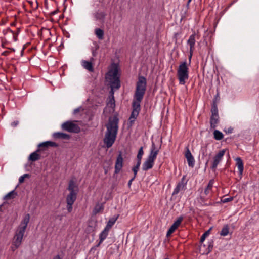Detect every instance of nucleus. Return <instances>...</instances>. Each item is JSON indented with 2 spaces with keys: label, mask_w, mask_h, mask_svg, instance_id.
I'll use <instances>...</instances> for the list:
<instances>
[{
  "label": "nucleus",
  "mask_w": 259,
  "mask_h": 259,
  "mask_svg": "<svg viewBox=\"0 0 259 259\" xmlns=\"http://www.w3.org/2000/svg\"><path fill=\"white\" fill-rule=\"evenodd\" d=\"M118 121L117 117L114 116L109 118L107 124V130L104 142L107 148L111 147L115 142L118 131Z\"/></svg>",
  "instance_id": "nucleus-1"
},
{
  "label": "nucleus",
  "mask_w": 259,
  "mask_h": 259,
  "mask_svg": "<svg viewBox=\"0 0 259 259\" xmlns=\"http://www.w3.org/2000/svg\"><path fill=\"white\" fill-rule=\"evenodd\" d=\"M118 72V66L115 64H113L106 75V82L110 85L112 94H113V90L114 89H118L120 87V81Z\"/></svg>",
  "instance_id": "nucleus-2"
},
{
  "label": "nucleus",
  "mask_w": 259,
  "mask_h": 259,
  "mask_svg": "<svg viewBox=\"0 0 259 259\" xmlns=\"http://www.w3.org/2000/svg\"><path fill=\"white\" fill-rule=\"evenodd\" d=\"M159 150V148L156 147L155 144L152 143L150 154L142 166V169L143 170L146 171L153 167L154 161L158 153Z\"/></svg>",
  "instance_id": "nucleus-3"
},
{
  "label": "nucleus",
  "mask_w": 259,
  "mask_h": 259,
  "mask_svg": "<svg viewBox=\"0 0 259 259\" xmlns=\"http://www.w3.org/2000/svg\"><path fill=\"white\" fill-rule=\"evenodd\" d=\"M177 77L180 84L184 85L189 78V67L186 61L180 63L177 70Z\"/></svg>",
  "instance_id": "nucleus-4"
},
{
  "label": "nucleus",
  "mask_w": 259,
  "mask_h": 259,
  "mask_svg": "<svg viewBox=\"0 0 259 259\" xmlns=\"http://www.w3.org/2000/svg\"><path fill=\"white\" fill-rule=\"evenodd\" d=\"M146 80L144 77H139L137 83L136 91L134 101L141 102L146 90Z\"/></svg>",
  "instance_id": "nucleus-5"
},
{
  "label": "nucleus",
  "mask_w": 259,
  "mask_h": 259,
  "mask_svg": "<svg viewBox=\"0 0 259 259\" xmlns=\"http://www.w3.org/2000/svg\"><path fill=\"white\" fill-rule=\"evenodd\" d=\"M24 233V231L17 229L16 230L11 246V249L13 251H15L21 245Z\"/></svg>",
  "instance_id": "nucleus-6"
},
{
  "label": "nucleus",
  "mask_w": 259,
  "mask_h": 259,
  "mask_svg": "<svg viewBox=\"0 0 259 259\" xmlns=\"http://www.w3.org/2000/svg\"><path fill=\"white\" fill-rule=\"evenodd\" d=\"M227 150L222 149L220 150L213 157L211 162V168L213 170H215L220 162L222 160L223 156H224Z\"/></svg>",
  "instance_id": "nucleus-7"
},
{
  "label": "nucleus",
  "mask_w": 259,
  "mask_h": 259,
  "mask_svg": "<svg viewBox=\"0 0 259 259\" xmlns=\"http://www.w3.org/2000/svg\"><path fill=\"white\" fill-rule=\"evenodd\" d=\"M62 128L71 133H77L80 132V127L77 124L71 121H67L62 124Z\"/></svg>",
  "instance_id": "nucleus-8"
},
{
  "label": "nucleus",
  "mask_w": 259,
  "mask_h": 259,
  "mask_svg": "<svg viewBox=\"0 0 259 259\" xmlns=\"http://www.w3.org/2000/svg\"><path fill=\"white\" fill-rule=\"evenodd\" d=\"M76 192H70L66 197L67 209L69 212L72 210V205L76 200Z\"/></svg>",
  "instance_id": "nucleus-9"
},
{
  "label": "nucleus",
  "mask_w": 259,
  "mask_h": 259,
  "mask_svg": "<svg viewBox=\"0 0 259 259\" xmlns=\"http://www.w3.org/2000/svg\"><path fill=\"white\" fill-rule=\"evenodd\" d=\"M212 246L211 242H208L206 245L201 243L199 247L200 253L202 254H208L211 251Z\"/></svg>",
  "instance_id": "nucleus-10"
},
{
  "label": "nucleus",
  "mask_w": 259,
  "mask_h": 259,
  "mask_svg": "<svg viewBox=\"0 0 259 259\" xmlns=\"http://www.w3.org/2000/svg\"><path fill=\"white\" fill-rule=\"evenodd\" d=\"M212 115L210 118V125L211 128H215L219 122V115L216 108L212 109Z\"/></svg>",
  "instance_id": "nucleus-11"
},
{
  "label": "nucleus",
  "mask_w": 259,
  "mask_h": 259,
  "mask_svg": "<svg viewBox=\"0 0 259 259\" xmlns=\"http://www.w3.org/2000/svg\"><path fill=\"white\" fill-rule=\"evenodd\" d=\"M140 102H137L134 101L133 102V111L131 116L137 118L138 117L139 112L140 110Z\"/></svg>",
  "instance_id": "nucleus-12"
},
{
  "label": "nucleus",
  "mask_w": 259,
  "mask_h": 259,
  "mask_svg": "<svg viewBox=\"0 0 259 259\" xmlns=\"http://www.w3.org/2000/svg\"><path fill=\"white\" fill-rule=\"evenodd\" d=\"M30 215L29 214H26L23 218L20 225L17 228V229L22 230L25 232L27 225L29 222Z\"/></svg>",
  "instance_id": "nucleus-13"
},
{
  "label": "nucleus",
  "mask_w": 259,
  "mask_h": 259,
  "mask_svg": "<svg viewBox=\"0 0 259 259\" xmlns=\"http://www.w3.org/2000/svg\"><path fill=\"white\" fill-rule=\"evenodd\" d=\"M115 101L113 95L107 103V106L104 110V112L112 113L114 111Z\"/></svg>",
  "instance_id": "nucleus-14"
},
{
  "label": "nucleus",
  "mask_w": 259,
  "mask_h": 259,
  "mask_svg": "<svg viewBox=\"0 0 259 259\" xmlns=\"http://www.w3.org/2000/svg\"><path fill=\"white\" fill-rule=\"evenodd\" d=\"M185 156L188 161V165L192 167H193L195 163V160L190 150L188 148H187V150L185 152Z\"/></svg>",
  "instance_id": "nucleus-15"
},
{
  "label": "nucleus",
  "mask_w": 259,
  "mask_h": 259,
  "mask_svg": "<svg viewBox=\"0 0 259 259\" xmlns=\"http://www.w3.org/2000/svg\"><path fill=\"white\" fill-rule=\"evenodd\" d=\"M123 166V158L120 154L117 158L115 165V172L118 174L119 172Z\"/></svg>",
  "instance_id": "nucleus-16"
},
{
  "label": "nucleus",
  "mask_w": 259,
  "mask_h": 259,
  "mask_svg": "<svg viewBox=\"0 0 259 259\" xmlns=\"http://www.w3.org/2000/svg\"><path fill=\"white\" fill-rule=\"evenodd\" d=\"M57 144L52 141H46L42 142L41 143H40L38 145V147L40 148L39 150H45V148H47L48 147H57Z\"/></svg>",
  "instance_id": "nucleus-17"
},
{
  "label": "nucleus",
  "mask_w": 259,
  "mask_h": 259,
  "mask_svg": "<svg viewBox=\"0 0 259 259\" xmlns=\"http://www.w3.org/2000/svg\"><path fill=\"white\" fill-rule=\"evenodd\" d=\"M81 65L84 69L89 71L91 72L94 71V67L92 61L82 60L81 61Z\"/></svg>",
  "instance_id": "nucleus-18"
},
{
  "label": "nucleus",
  "mask_w": 259,
  "mask_h": 259,
  "mask_svg": "<svg viewBox=\"0 0 259 259\" xmlns=\"http://www.w3.org/2000/svg\"><path fill=\"white\" fill-rule=\"evenodd\" d=\"M235 161L236 162V165L237 166V168L239 170V175L241 176L243 174V169H244V166H243V163L240 157H237L235 159Z\"/></svg>",
  "instance_id": "nucleus-19"
},
{
  "label": "nucleus",
  "mask_w": 259,
  "mask_h": 259,
  "mask_svg": "<svg viewBox=\"0 0 259 259\" xmlns=\"http://www.w3.org/2000/svg\"><path fill=\"white\" fill-rule=\"evenodd\" d=\"M118 217L119 215H117V216H115L114 217L110 218L108 221L105 228H106L107 230H110V229L114 225V224L115 223L116 221L117 220Z\"/></svg>",
  "instance_id": "nucleus-20"
},
{
  "label": "nucleus",
  "mask_w": 259,
  "mask_h": 259,
  "mask_svg": "<svg viewBox=\"0 0 259 259\" xmlns=\"http://www.w3.org/2000/svg\"><path fill=\"white\" fill-rule=\"evenodd\" d=\"M104 207L103 203L97 204L93 210V214L96 215L97 214L102 212L104 210Z\"/></svg>",
  "instance_id": "nucleus-21"
},
{
  "label": "nucleus",
  "mask_w": 259,
  "mask_h": 259,
  "mask_svg": "<svg viewBox=\"0 0 259 259\" xmlns=\"http://www.w3.org/2000/svg\"><path fill=\"white\" fill-rule=\"evenodd\" d=\"M53 137L56 139H70V136L68 134L57 132L55 133L53 135Z\"/></svg>",
  "instance_id": "nucleus-22"
},
{
  "label": "nucleus",
  "mask_w": 259,
  "mask_h": 259,
  "mask_svg": "<svg viewBox=\"0 0 259 259\" xmlns=\"http://www.w3.org/2000/svg\"><path fill=\"white\" fill-rule=\"evenodd\" d=\"M195 33L192 34L189 38L187 41V44L190 46V49L194 50V46L195 44Z\"/></svg>",
  "instance_id": "nucleus-23"
},
{
  "label": "nucleus",
  "mask_w": 259,
  "mask_h": 259,
  "mask_svg": "<svg viewBox=\"0 0 259 259\" xmlns=\"http://www.w3.org/2000/svg\"><path fill=\"white\" fill-rule=\"evenodd\" d=\"M213 183V180H211L210 181H209L207 187L204 190V194L205 195V196H208L211 194Z\"/></svg>",
  "instance_id": "nucleus-24"
},
{
  "label": "nucleus",
  "mask_w": 259,
  "mask_h": 259,
  "mask_svg": "<svg viewBox=\"0 0 259 259\" xmlns=\"http://www.w3.org/2000/svg\"><path fill=\"white\" fill-rule=\"evenodd\" d=\"M68 190L70 192H76V193H77V187L73 181H70L69 182Z\"/></svg>",
  "instance_id": "nucleus-25"
},
{
  "label": "nucleus",
  "mask_w": 259,
  "mask_h": 259,
  "mask_svg": "<svg viewBox=\"0 0 259 259\" xmlns=\"http://www.w3.org/2000/svg\"><path fill=\"white\" fill-rule=\"evenodd\" d=\"M40 150L38 149L37 151L32 153L29 157V159L32 161H35L40 158V155L38 153V152Z\"/></svg>",
  "instance_id": "nucleus-26"
},
{
  "label": "nucleus",
  "mask_w": 259,
  "mask_h": 259,
  "mask_svg": "<svg viewBox=\"0 0 259 259\" xmlns=\"http://www.w3.org/2000/svg\"><path fill=\"white\" fill-rule=\"evenodd\" d=\"M109 230H107L106 228L102 231L100 234V242L99 244L101 243L107 237Z\"/></svg>",
  "instance_id": "nucleus-27"
},
{
  "label": "nucleus",
  "mask_w": 259,
  "mask_h": 259,
  "mask_svg": "<svg viewBox=\"0 0 259 259\" xmlns=\"http://www.w3.org/2000/svg\"><path fill=\"white\" fill-rule=\"evenodd\" d=\"M106 14L104 12H97L95 15L96 19L100 21H104Z\"/></svg>",
  "instance_id": "nucleus-28"
},
{
  "label": "nucleus",
  "mask_w": 259,
  "mask_h": 259,
  "mask_svg": "<svg viewBox=\"0 0 259 259\" xmlns=\"http://www.w3.org/2000/svg\"><path fill=\"white\" fill-rule=\"evenodd\" d=\"M95 34L99 39H103L104 36V31L100 28H97L95 30Z\"/></svg>",
  "instance_id": "nucleus-29"
},
{
  "label": "nucleus",
  "mask_w": 259,
  "mask_h": 259,
  "mask_svg": "<svg viewBox=\"0 0 259 259\" xmlns=\"http://www.w3.org/2000/svg\"><path fill=\"white\" fill-rule=\"evenodd\" d=\"M214 138L217 140H220L223 138V134L218 130H215L213 132Z\"/></svg>",
  "instance_id": "nucleus-30"
},
{
  "label": "nucleus",
  "mask_w": 259,
  "mask_h": 259,
  "mask_svg": "<svg viewBox=\"0 0 259 259\" xmlns=\"http://www.w3.org/2000/svg\"><path fill=\"white\" fill-rule=\"evenodd\" d=\"M229 228L228 225L223 226L220 235L223 236H226L229 234Z\"/></svg>",
  "instance_id": "nucleus-31"
},
{
  "label": "nucleus",
  "mask_w": 259,
  "mask_h": 259,
  "mask_svg": "<svg viewBox=\"0 0 259 259\" xmlns=\"http://www.w3.org/2000/svg\"><path fill=\"white\" fill-rule=\"evenodd\" d=\"M183 184L181 183H179L177 185V187L174 189L172 194L173 195L177 194L180 192V191L183 188Z\"/></svg>",
  "instance_id": "nucleus-32"
},
{
  "label": "nucleus",
  "mask_w": 259,
  "mask_h": 259,
  "mask_svg": "<svg viewBox=\"0 0 259 259\" xmlns=\"http://www.w3.org/2000/svg\"><path fill=\"white\" fill-rule=\"evenodd\" d=\"M183 220V217L180 216L177 219V220L174 222V223L172 224L176 227L178 228V227L180 225Z\"/></svg>",
  "instance_id": "nucleus-33"
},
{
  "label": "nucleus",
  "mask_w": 259,
  "mask_h": 259,
  "mask_svg": "<svg viewBox=\"0 0 259 259\" xmlns=\"http://www.w3.org/2000/svg\"><path fill=\"white\" fill-rule=\"evenodd\" d=\"M143 154H144L143 149V147H141L139 149V151H138V155H137V159H138L137 161L141 162Z\"/></svg>",
  "instance_id": "nucleus-34"
},
{
  "label": "nucleus",
  "mask_w": 259,
  "mask_h": 259,
  "mask_svg": "<svg viewBox=\"0 0 259 259\" xmlns=\"http://www.w3.org/2000/svg\"><path fill=\"white\" fill-rule=\"evenodd\" d=\"M177 228H178L177 227H176L175 226H174L172 224L171 225V226L170 227V228L168 229V230L167 231V232L166 234L167 236H170L172 233H174L175 231V230Z\"/></svg>",
  "instance_id": "nucleus-35"
},
{
  "label": "nucleus",
  "mask_w": 259,
  "mask_h": 259,
  "mask_svg": "<svg viewBox=\"0 0 259 259\" xmlns=\"http://www.w3.org/2000/svg\"><path fill=\"white\" fill-rule=\"evenodd\" d=\"M140 164H141V162L137 161L136 165L133 168V171H134V178H135L137 175V174L139 170Z\"/></svg>",
  "instance_id": "nucleus-36"
},
{
  "label": "nucleus",
  "mask_w": 259,
  "mask_h": 259,
  "mask_svg": "<svg viewBox=\"0 0 259 259\" xmlns=\"http://www.w3.org/2000/svg\"><path fill=\"white\" fill-rule=\"evenodd\" d=\"M210 230L209 229L206 231L201 236L200 239V243H203L204 241L205 240V238L209 235L210 232Z\"/></svg>",
  "instance_id": "nucleus-37"
},
{
  "label": "nucleus",
  "mask_w": 259,
  "mask_h": 259,
  "mask_svg": "<svg viewBox=\"0 0 259 259\" xmlns=\"http://www.w3.org/2000/svg\"><path fill=\"white\" fill-rule=\"evenodd\" d=\"M29 174H24L23 176H21L19 179V183H22L24 182L25 179L26 178H29Z\"/></svg>",
  "instance_id": "nucleus-38"
},
{
  "label": "nucleus",
  "mask_w": 259,
  "mask_h": 259,
  "mask_svg": "<svg viewBox=\"0 0 259 259\" xmlns=\"http://www.w3.org/2000/svg\"><path fill=\"white\" fill-rule=\"evenodd\" d=\"M233 197H228V198H223L221 200V202L222 203H227V202L231 201L233 200Z\"/></svg>",
  "instance_id": "nucleus-39"
},
{
  "label": "nucleus",
  "mask_w": 259,
  "mask_h": 259,
  "mask_svg": "<svg viewBox=\"0 0 259 259\" xmlns=\"http://www.w3.org/2000/svg\"><path fill=\"white\" fill-rule=\"evenodd\" d=\"M13 193L14 191H11L9 192L5 196V198L7 200L10 199L11 198V196L13 195Z\"/></svg>",
  "instance_id": "nucleus-40"
},
{
  "label": "nucleus",
  "mask_w": 259,
  "mask_h": 259,
  "mask_svg": "<svg viewBox=\"0 0 259 259\" xmlns=\"http://www.w3.org/2000/svg\"><path fill=\"white\" fill-rule=\"evenodd\" d=\"M193 51L194 50L190 49V55L189 56V64H188V65H190L191 63V58L193 55Z\"/></svg>",
  "instance_id": "nucleus-41"
},
{
  "label": "nucleus",
  "mask_w": 259,
  "mask_h": 259,
  "mask_svg": "<svg viewBox=\"0 0 259 259\" xmlns=\"http://www.w3.org/2000/svg\"><path fill=\"white\" fill-rule=\"evenodd\" d=\"M136 119V118H135L130 116V117L129 118V122H130V126H132L134 124Z\"/></svg>",
  "instance_id": "nucleus-42"
},
{
  "label": "nucleus",
  "mask_w": 259,
  "mask_h": 259,
  "mask_svg": "<svg viewBox=\"0 0 259 259\" xmlns=\"http://www.w3.org/2000/svg\"><path fill=\"white\" fill-rule=\"evenodd\" d=\"M18 124H19L18 121H15L11 123V125L13 127H16V126H17L18 125Z\"/></svg>",
  "instance_id": "nucleus-43"
},
{
  "label": "nucleus",
  "mask_w": 259,
  "mask_h": 259,
  "mask_svg": "<svg viewBox=\"0 0 259 259\" xmlns=\"http://www.w3.org/2000/svg\"><path fill=\"white\" fill-rule=\"evenodd\" d=\"M134 179H135V178H134V177L132 179H131V180L129 181V182H128V186H131V184H132V181L134 180Z\"/></svg>",
  "instance_id": "nucleus-44"
},
{
  "label": "nucleus",
  "mask_w": 259,
  "mask_h": 259,
  "mask_svg": "<svg viewBox=\"0 0 259 259\" xmlns=\"http://www.w3.org/2000/svg\"><path fill=\"white\" fill-rule=\"evenodd\" d=\"M53 259H61L59 255L55 256Z\"/></svg>",
  "instance_id": "nucleus-45"
},
{
  "label": "nucleus",
  "mask_w": 259,
  "mask_h": 259,
  "mask_svg": "<svg viewBox=\"0 0 259 259\" xmlns=\"http://www.w3.org/2000/svg\"><path fill=\"white\" fill-rule=\"evenodd\" d=\"M232 131H233V129H232V128H229V129H228V133H232Z\"/></svg>",
  "instance_id": "nucleus-46"
},
{
  "label": "nucleus",
  "mask_w": 259,
  "mask_h": 259,
  "mask_svg": "<svg viewBox=\"0 0 259 259\" xmlns=\"http://www.w3.org/2000/svg\"><path fill=\"white\" fill-rule=\"evenodd\" d=\"M191 1H192V0H188V4H189V3L191 2Z\"/></svg>",
  "instance_id": "nucleus-47"
},
{
  "label": "nucleus",
  "mask_w": 259,
  "mask_h": 259,
  "mask_svg": "<svg viewBox=\"0 0 259 259\" xmlns=\"http://www.w3.org/2000/svg\"><path fill=\"white\" fill-rule=\"evenodd\" d=\"M164 259H168V258H164Z\"/></svg>",
  "instance_id": "nucleus-48"
}]
</instances>
